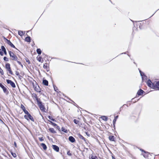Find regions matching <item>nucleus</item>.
Returning <instances> with one entry per match:
<instances>
[{
	"label": "nucleus",
	"mask_w": 159,
	"mask_h": 159,
	"mask_svg": "<svg viewBox=\"0 0 159 159\" xmlns=\"http://www.w3.org/2000/svg\"><path fill=\"white\" fill-rule=\"evenodd\" d=\"M54 89L55 91H56V92H58V90L56 86H54Z\"/></svg>",
	"instance_id": "27"
},
{
	"label": "nucleus",
	"mask_w": 159,
	"mask_h": 159,
	"mask_svg": "<svg viewBox=\"0 0 159 159\" xmlns=\"http://www.w3.org/2000/svg\"><path fill=\"white\" fill-rule=\"evenodd\" d=\"M74 122L76 124H77L78 123L79 121H78V120L76 119H75L74 120Z\"/></svg>",
	"instance_id": "32"
},
{
	"label": "nucleus",
	"mask_w": 159,
	"mask_h": 159,
	"mask_svg": "<svg viewBox=\"0 0 159 159\" xmlns=\"http://www.w3.org/2000/svg\"><path fill=\"white\" fill-rule=\"evenodd\" d=\"M43 67L44 69H47L48 68V66L47 65V64L46 63H45V64H44Z\"/></svg>",
	"instance_id": "28"
},
{
	"label": "nucleus",
	"mask_w": 159,
	"mask_h": 159,
	"mask_svg": "<svg viewBox=\"0 0 159 159\" xmlns=\"http://www.w3.org/2000/svg\"><path fill=\"white\" fill-rule=\"evenodd\" d=\"M48 118H49V119H50V120H52L53 121H55V120L54 119H53V118H52V117H51V116H48Z\"/></svg>",
	"instance_id": "31"
},
{
	"label": "nucleus",
	"mask_w": 159,
	"mask_h": 159,
	"mask_svg": "<svg viewBox=\"0 0 159 159\" xmlns=\"http://www.w3.org/2000/svg\"><path fill=\"white\" fill-rule=\"evenodd\" d=\"M3 59L5 61H8V59L6 57H4Z\"/></svg>",
	"instance_id": "33"
},
{
	"label": "nucleus",
	"mask_w": 159,
	"mask_h": 159,
	"mask_svg": "<svg viewBox=\"0 0 159 159\" xmlns=\"http://www.w3.org/2000/svg\"><path fill=\"white\" fill-rule=\"evenodd\" d=\"M14 145H15V146H16V143L15 142H14Z\"/></svg>",
	"instance_id": "43"
},
{
	"label": "nucleus",
	"mask_w": 159,
	"mask_h": 159,
	"mask_svg": "<svg viewBox=\"0 0 159 159\" xmlns=\"http://www.w3.org/2000/svg\"><path fill=\"white\" fill-rule=\"evenodd\" d=\"M24 113L26 114L27 115H28V114H29L30 113H29V112L26 110H25L24 111H23Z\"/></svg>",
	"instance_id": "35"
},
{
	"label": "nucleus",
	"mask_w": 159,
	"mask_h": 159,
	"mask_svg": "<svg viewBox=\"0 0 159 159\" xmlns=\"http://www.w3.org/2000/svg\"><path fill=\"white\" fill-rule=\"evenodd\" d=\"M118 117V116H116L115 117L114 119L113 120V123L114 124L115 123L116 119H117Z\"/></svg>",
	"instance_id": "24"
},
{
	"label": "nucleus",
	"mask_w": 159,
	"mask_h": 159,
	"mask_svg": "<svg viewBox=\"0 0 159 159\" xmlns=\"http://www.w3.org/2000/svg\"><path fill=\"white\" fill-rule=\"evenodd\" d=\"M52 148L54 150L57 152H58L59 151V148L56 145H52Z\"/></svg>",
	"instance_id": "7"
},
{
	"label": "nucleus",
	"mask_w": 159,
	"mask_h": 159,
	"mask_svg": "<svg viewBox=\"0 0 159 159\" xmlns=\"http://www.w3.org/2000/svg\"><path fill=\"white\" fill-rule=\"evenodd\" d=\"M0 120L1 121H2V120H1L0 119Z\"/></svg>",
	"instance_id": "50"
},
{
	"label": "nucleus",
	"mask_w": 159,
	"mask_h": 159,
	"mask_svg": "<svg viewBox=\"0 0 159 159\" xmlns=\"http://www.w3.org/2000/svg\"><path fill=\"white\" fill-rule=\"evenodd\" d=\"M11 154L13 157H15L16 156V155L15 153H13L12 152H11Z\"/></svg>",
	"instance_id": "30"
},
{
	"label": "nucleus",
	"mask_w": 159,
	"mask_h": 159,
	"mask_svg": "<svg viewBox=\"0 0 159 159\" xmlns=\"http://www.w3.org/2000/svg\"><path fill=\"white\" fill-rule=\"evenodd\" d=\"M35 90L38 92H40V89L39 88H35Z\"/></svg>",
	"instance_id": "36"
},
{
	"label": "nucleus",
	"mask_w": 159,
	"mask_h": 159,
	"mask_svg": "<svg viewBox=\"0 0 159 159\" xmlns=\"http://www.w3.org/2000/svg\"><path fill=\"white\" fill-rule=\"evenodd\" d=\"M37 52L39 54H40L41 53L42 51L40 49L38 48L37 49Z\"/></svg>",
	"instance_id": "21"
},
{
	"label": "nucleus",
	"mask_w": 159,
	"mask_h": 159,
	"mask_svg": "<svg viewBox=\"0 0 159 159\" xmlns=\"http://www.w3.org/2000/svg\"><path fill=\"white\" fill-rule=\"evenodd\" d=\"M69 141L72 143H74L75 141V139L72 136H70L69 138Z\"/></svg>",
	"instance_id": "10"
},
{
	"label": "nucleus",
	"mask_w": 159,
	"mask_h": 159,
	"mask_svg": "<svg viewBox=\"0 0 159 159\" xmlns=\"http://www.w3.org/2000/svg\"><path fill=\"white\" fill-rule=\"evenodd\" d=\"M21 108L23 110V111H24L25 110V107L22 104H21Z\"/></svg>",
	"instance_id": "26"
},
{
	"label": "nucleus",
	"mask_w": 159,
	"mask_h": 159,
	"mask_svg": "<svg viewBox=\"0 0 159 159\" xmlns=\"http://www.w3.org/2000/svg\"><path fill=\"white\" fill-rule=\"evenodd\" d=\"M16 74L17 76H20L19 73L18 71H16Z\"/></svg>",
	"instance_id": "39"
},
{
	"label": "nucleus",
	"mask_w": 159,
	"mask_h": 159,
	"mask_svg": "<svg viewBox=\"0 0 159 159\" xmlns=\"http://www.w3.org/2000/svg\"><path fill=\"white\" fill-rule=\"evenodd\" d=\"M37 60H38L39 61V62H42V58L40 57H37ZM43 60H42V61Z\"/></svg>",
	"instance_id": "25"
},
{
	"label": "nucleus",
	"mask_w": 159,
	"mask_h": 159,
	"mask_svg": "<svg viewBox=\"0 0 159 159\" xmlns=\"http://www.w3.org/2000/svg\"><path fill=\"white\" fill-rule=\"evenodd\" d=\"M90 159H98V158L97 157L92 156Z\"/></svg>",
	"instance_id": "29"
},
{
	"label": "nucleus",
	"mask_w": 159,
	"mask_h": 159,
	"mask_svg": "<svg viewBox=\"0 0 159 159\" xmlns=\"http://www.w3.org/2000/svg\"><path fill=\"white\" fill-rule=\"evenodd\" d=\"M134 99V98H132V100H133Z\"/></svg>",
	"instance_id": "49"
},
{
	"label": "nucleus",
	"mask_w": 159,
	"mask_h": 159,
	"mask_svg": "<svg viewBox=\"0 0 159 159\" xmlns=\"http://www.w3.org/2000/svg\"><path fill=\"white\" fill-rule=\"evenodd\" d=\"M9 53L11 60H12L17 61L18 59L17 57L12 52L9 51Z\"/></svg>",
	"instance_id": "1"
},
{
	"label": "nucleus",
	"mask_w": 159,
	"mask_h": 159,
	"mask_svg": "<svg viewBox=\"0 0 159 159\" xmlns=\"http://www.w3.org/2000/svg\"><path fill=\"white\" fill-rule=\"evenodd\" d=\"M144 92L143 90L140 89L137 92V94L138 95H141L143 94Z\"/></svg>",
	"instance_id": "11"
},
{
	"label": "nucleus",
	"mask_w": 159,
	"mask_h": 159,
	"mask_svg": "<svg viewBox=\"0 0 159 159\" xmlns=\"http://www.w3.org/2000/svg\"><path fill=\"white\" fill-rule=\"evenodd\" d=\"M79 138L80 139H83V140H84V141H85V138H84V137H83L82 135H81V134H79Z\"/></svg>",
	"instance_id": "22"
},
{
	"label": "nucleus",
	"mask_w": 159,
	"mask_h": 159,
	"mask_svg": "<svg viewBox=\"0 0 159 159\" xmlns=\"http://www.w3.org/2000/svg\"><path fill=\"white\" fill-rule=\"evenodd\" d=\"M61 130L66 133H67L68 132L67 130L63 127L61 128Z\"/></svg>",
	"instance_id": "23"
},
{
	"label": "nucleus",
	"mask_w": 159,
	"mask_h": 159,
	"mask_svg": "<svg viewBox=\"0 0 159 159\" xmlns=\"http://www.w3.org/2000/svg\"><path fill=\"white\" fill-rule=\"evenodd\" d=\"M26 61L27 62H28L29 64H30V61L29 60H28V61Z\"/></svg>",
	"instance_id": "44"
},
{
	"label": "nucleus",
	"mask_w": 159,
	"mask_h": 159,
	"mask_svg": "<svg viewBox=\"0 0 159 159\" xmlns=\"http://www.w3.org/2000/svg\"><path fill=\"white\" fill-rule=\"evenodd\" d=\"M24 118L28 120H30L33 121H34V119L33 117L31 116L30 114L28 115H25L24 116Z\"/></svg>",
	"instance_id": "4"
},
{
	"label": "nucleus",
	"mask_w": 159,
	"mask_h": 159,
	"mask_svg": "<svg viewBox=\"0 0 159 159\" xmlns=\"http://www.w3.org/2000/svg\"><path fill=\"white\" fill-rule=\"evenodd\" d=\"M53 124H54L55 125H56V124H55V123H52Z\"/></svg>",
	"instance_id": "46"
},
{
	"label": "nucleus",
	"mask_w": 159,
	"mask_h": 159,
	"mask_svg": "<svg viewBox=\"0 0 159 159\" xmlns=\"http://www.w3.org/2000/svg\"><path fill=\"white\" fill-rule=\"evenodd\" d=\"M86 134L88 136H90V134H88L87 132H86Z\"/></svg>",
	"instance_id": "42"
},
{
	"label": "nucleus",
	"mask_w": 159,
	"mask_h": 159,
	"mask_svg": "<svg viewBox=\"0 0 159 159\" xmlns=\"http://www.w3.org/2000/svg\"><path fill=\"white\" fill-rule=\"evenodd\" d=\"M3 51L2 49H0V54L1 56H3V53L2 52Z\"/></svg>",
	"instance_id": "34"
},
{
	"label": "nucleus",
	"mask_w": 159,
	"mask_h": 159,
	"mask_svg": "<svg viewBox=\"0 0 159 159\" xmlns=\"http://www.w3.org/2000/svg\"><path fill=\"white\" fill-rule=\"evenodd\" d=\"M6 40L7 41V43L11 47L13 48H15L14 45L11 43V42L10 41V40H8L7 39H6Z\"/></svg>",
	"instance_id": "8"
},
{
	"label": "nucleus",
	"mask_w": 159,
	"mask_h": 159,
	"mask_svg": "<svg viewBox=\"0 0 159 159\" xmlns=\"http://www.w3.org/2000/svg\"><path fill=\"white\" fill-rule=\"evenodd\" d=\"M25 41L27 42H30V37L28 36L26 37L25 39Z\"/></svg>",
	"instance_id": "19"
},
{
	"label": "nucleus",
	"mask_w": 159,
	"mask_h": 159,
	"mask_svg": "<svg viewBox=\"0 0 159 159\" xmlns=\"http://www.w3.org/2000/svg\"><path fill=\"white\" fill-rule=\"evenodd\" d=\"M6 81L8 84H10L13 88H15L16 87L15 83L11 80H7Z\"/></svg>",
	"instance_id": "6"
},
{
	"label": "nucleus",
	"mask_w": 159,
	"mask_h": 159,
	"mask_svg": "<svg viewBox=\"0 0 159 159\" xmlns=\"http://www.w3.org/2000/svg\"><path fill=\"white\" fill-rule=\"evenodd\" d=\"M147 84L148 86L154 89L155 84L154 83H152L150 80H148L147 81Z\"/></svg>",
	"instance_id": "5"
},
{
	"label": "nucleus",
	"mask_w": 159,
	"mask_h": 159,
	"mask_svg": "<svg viewBox=\"0 0 159 159\" xmlns=\"http://www.w3.org/2000/svg\"><path fill=\"white\" fill-rule=\"evenodd\" d=\"M0 87L3 89V91L4 93L7 92V88L1 84H0Z\"/></svg>",
	"instance_id": "9"
},
{
	"label": "nucleus",
	"mask_w": 159,
	"mask_h": 159,
	"mask_svg": "<svg viewBox=\"0 0 159 159\" xmlns=\"http://www.w3.org/2000/svg\"><path fill=\"white\" fill-rule=\"evenodd\" d=\"M101 118L105 121H107L108 120V118L107 116H102L101 117Z\"/></svg>",
	"instance_id": "18"
},
{
	"label": "nucleus",
	"mask_w": 159,
	"mask_h": 159,
	"mask_svg": "<svg viewBox=\"0 0 159 159\" xmlns=\"http://www.w3.org/2000/svg\"><path fill=\"white\" fill-rule=\"evenodd\" d=\"M17 63H18V64L20 65L22 67H23V65L21 64V63L20 62V61H18L17 60Z\"/></svg>",
	"instance_id": "37"
},
{
	"label": "nucleus",
	"mask_w": 159,
	"mask_h": 159,
	"mask_svg": "<svg viewBox=\"0 0 159 159\" xmlns=\"http://www.w3.org/2000/svg\"><path fill=\"white\" fill-rule=\"evenodd\" d=\"M37 103L40 108V109L42 111H45V108L44 106L42 105V102L39 101H37Z\"/></svg>",
	"instance_id": "3"
},
{
	"label": "nucleus",
	"mask_w": 159,
	"mask_h": 159,
	"mask_svg": "<svg viewBox=\"0 0 159 159\" xmlns=\"http://www.w3.org/2000/svg\"><path fill=\"white\" fill-rule=\"evenodd\" d=\"M41 146L43 148V149L44 150H46L47 149V146L45 144L43 143H42L41 144Z\"/></svg>",
	"instance_id": "13"
},
{
	"label": "nucleus",
	"mask_w": 159,
	"mask_h": 159,
	"mask_svg": "<svg viewBox=\"0 0 159 159\" xmlns=\"http://www.w3.org/2000/svg\"><path fill=\"white\" fill-rule=\"evenodd\" d=\"M67 154L68 155H71V153H70L69 151H68L67 152Z\"/></svg>",
	"instance_id": "40"
},
{
	"label": "nucleus",
	"mask_w": 159,
	"mask_h": 159,
	"mask_svg": "<svg viewBox=\"0 0 159 159\" xmlns=\"http://www.w3.org/2000/svg\"><path fill=\"white\" fill-rule=\"evenodd\" d=\"M49 131L52 133H55L56 131L53 128H50L49 129Z\"/></svg>",
	"instance_id": "17"
},
{
	"label": "nucleus",
	"mask_w": 159,
	"mask_h": 159,
	"mask_svg": "<svg viewBox=\"0 0 159 159\" xmlns=\"http://www.w3.org/2000/svg\"><path fill=\"white\" fill-rule=\"evenodd\" d=\"M124 53V54H126V52H125V53Z\"/></svg>",
	"instance_id": "48"
},
{
	"label": "nucleus",
	"mask_w": 159,
	"mask_h": 159,
	"mask_svg": "<svg viewBox=\"0 0 159 159\" xmlns=\"http://www.w3.org/2000/svg\"><path fill=\"white\" fill-rule=\"evenodd\" d=\"M139 72H140L141 75L142 76V72L140 70H139Z\"/></svg>",
	"instance_id": "41"
},
{
	"label": "nucleus",
	"mask_w": 159,
	"mask_h": 159,
	"mask_svg": "<svg viewBox=\"0 0 159 159\" xmlns=\"http://www.w3.org/2000/svg\"><path fill=\"white\" fill-rule=\"evenodd\" d=\"M1 48L2 50L4 52L5 54L6 55L7 54V52L6 51V49L3 46H1Z\"/></svg>",
	"instance_id": "15"
},
{
	"label": "nucleus",
	"mask_w": 159,
	"mask_h": 159,
	"mask_svg": "<svg viewBox=\"0 0 159 159\" xmlns=\"http://www.w3.org/2000/svg\"><path fill=\"white\" fill-rule=\"evenodd\" d=\"M112 159H116L114 157H112Z\"/></svg>",
	"instance_id": "45"
},
{
	"label": "nucleus",
	"mask_w": 159,
	"mask_h": 159,
	"mask_svg": "<svg viewBox=\"0 0 159 159\" xmlns=\"http://www.w3.org/2000/svg\"><path fill=\"white\" fill-rule=\"evenodd\" d=\"M5 68L7 70L9 71L10 74L11 75H13V73L12 72L10 67V65L9 63H7L6 64Z\"/></svg>",
	"instance_id": "2"
},
{
	"label": "nucleus",
	"mask_w": 159,
	"mask_h": 159,
	"mask_svg": "<svg viewBox=\"0 0 159 159\" xmlns=\"http://www.w3.org/2000/svg\"><path fill=\"white\" fill-rule=\"evenodd\" d=\"M109 139L112 141H115V138L113 136H110L109 137Z\"/></svg>",
	"instance_id": "16"
},
{
	"label": "nucleus",
	"mask_w": 159,
	"mask_h": 159,
	"mask_svg": "<svg viewBox=\"0 0 159 159\" xmlns=\"http://www.w3.org/2000/svg\"><path fill=\"white\" fill-rule=\"evenodd\" d=\"M43 83L45 85L47 86L48 85V81L46 80H43Z\"/></svg>",
	"instance_id": "14"
},
{
	"label": "nucleus",
	"mask_w": 159,
	"mask_h": 159,
	"mask_svg": "<svg viewBox=\"0 0 159 159\" xmlns=\"http://www.w3.org/2000/svg\"><path fill=\"white\" fill-rule=\"evenodd\" d=\"M50 122L51 123H52V122H51V121H50Z\"/></svg>",
	"instance_id": "47"
},
{
	"label": "nucleus",
	"mask_w": 159,
	"mask_h": 159,
	"mask_svg": "<svg viewBox=\"0 0 159 159\" xmlns=\"http://www.w3.org/2000/svg\"><path fill=\"white\" fill-rule=\"evenodd\" d=\"M18 33L19 35L20 36H22L24 35V34H23V32L22 31H21V30L19 31Z\"/></svg>",
	"instance_id": "20"
},
{
	"label": "nucleus",
	"mask_w": 159,
	"mask_h": 159,
	"mask_svg": "<svg viewBox=\"0 0 159 159\" xmlns=\"http://www.w3.org/2000/svg\"><path fill=\"white\" fill-rule=\"evenodd\" d=\"M39 139L40 141H42L43 140V137L39 138Z\"/></svg>",
	"instance_id": "38"
},
{
	"label": "nucleus",
	"mask_w": 159,
	"mask_h": 159,
	"mask_svg": "<svg viewBox=\"0 0 159 159\" xmlns=\"http://www.w3.org/2000/svg\"><path fill=\"white\" fill-rule=\"evenodd\" d=\"M157 89L158 90H159V81L156 82L155 84V86H154V89Z\"/></svg>",
	"instance_id": "12"
}]
</instances>
